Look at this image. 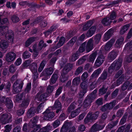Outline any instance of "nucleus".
<instances>
[{
  "label": "nucleus",
  "instance_id": "nucleus-1",
  "mask_svg": "<svg viewBox=\"0 0 132 132\" xmlns=\"http://www.w3.org/2000/svg\"><path fill=\"white\" fill-rule=\"evenodd\" d=\"M8 29L6 26H0V35L4 36L9 42H12L13 40L14 33L11 30H8Z\"/></svg>",
  "mask_w": 132,
  "mask_h": 132
},
{
  "label": "nucleus",
  "instance_id": "nucleus-2",
  "mask_svg": "<svg viewBox=\"0 0 132 132\" xmlns=\"http://www.w3.org/2000/svg\"><path fill=\"white\" fill-rule=\"evenodd\" d=\"M37 122V120L35 117H33L31 120L29 122V126L33 128V130L31 132H36V131L40 128V127L38 125H36ZM51 129V127L50 126H47L44 127L41 129L39 132H47Z\"/></svg>",
  "mask_w": 132,
  "mask_h": 132
},
{
  "label": "nucleus",
  "instance_id": "nucleus-3",
  "mask_svg": "<svg viewBox=\"0 0 132 132\" xmlns=\"http://www.w3.org/2000/svg\"><path fill=\"white\" fill-rule=\"evenodd\" d=\"M73 65L72 64L68 63L64 66L63 70L61 72V76L60 77V81L64 82L68 79L66 75L72 68Z\"/></svg>",
  "mask_w": 132,
  "mask_h": 132
},
{
  "label": "nucleus",
  "instance_id": "nucleus-4",
  "mask_svg": "<svg viewBox=\"0 0 132 132\" xmlns=\"http://www.w3.org/2000/svg\"><path fill=\"white\" fill-rule=\"evenodd\" d=\"M97 92L96 90H94L91 94L89 95L86 97L84 103V106L87 108L90 105L93 100L96 98V94Z\"/></svg>",
  "mask_w": 132,
  "mask_h": 132
},
{
  "label": "nucleus",
  "instance_id": "nucleus-5",
  "mask_svg": "<svg viewBox=\"0 0 132 132\" xmlns=\"http://www.w3.org/2000/svg\"><path fill=\"white\" fill-rule=\"evenodd\" d=\"M22 81L18 80L16 81L13 85V93L15 94L20 92L22 90L23 85Z\"/></svg>",
  "mask_w": 132,
  "mask_h": 132
},
{
  "label": "nucleus",
  "instance_id": "nucleus-6",
  "mask_svg": "<svg viewBox=\"0 0 132 132\" xmlns=\"http://www.w3.org/2000/svg\"><path fill=\"white\" fill-rule=\"evenodd\" d=\"M103 48L102 47L100 49L98 57L95 61L94 65L97 67H100L105 60V57L103 55V54H104V51L102 50Z\"/></svg>",
  "mask_w": 132,
  "mask_h": 132
},
{
  "label": "nucleus",
  "instance_id": "nucleus-7",
  "mask_svg": "<svg viewBox=\"0 0 132 132\" xmlns=\"http://www.w3.org/2000/svg\"><path fill=\"white\" fill-rule=\"evenodd\" d=\"M12 116L9 113L0 115V122L3 124L10 122L12 121Z\"/></svg>",
  "mask_w": 132,
  "mask_h": 132
},
{
  "label": "nucleus",
  "instance_id": "nucleus-8",
  "mask_svg": "<svg viewBox=\"0 0 132 132\" xmlns=\"http://www.w3.org/2000/svg\"><path fill=\"white\" fill-rule=\"evenodd\" d=\"M87 84L88 82L86 81H84L81 84L80 86L81 89L78 96L79 98L82 97L86 92Z\"/></svg>",
  "mask_w": 132,
  "mask_h": 132
},
{
  "label": "nucleus",
  "instance_id": "nucleus-9",
  "mask_svg": "<svg viewBox=\"0 0 132 132\" xmlns=\"http://www.w3.org/2000/svg\"><path fill=\"white\" fill-rule=\"evenodd\" d=\"M52 107H50L43 113L44 118L46 120H49L53 118L55 116L54 113L51 111Z\"/></svg>",
  "mask_w": 132,
  "mask_h": 132
},
{
  "label": "nucleus",
  "instance_id": "nucleus-10",
  "mask_svg": "<svg viewBox=\"0 0 132 132\" xmlns=\"http://www.w3.org/2000/svg\"><path fill=\"white\" fill-rule=\"evenodd\" d=\"M122 62L121 61H117L115 63H113L109 68V72L111 73L114 70L116 71L119 70L121 66Z\"/></svg>",
  "mask_w": 132,
  "mask_h": 132
},
{
  "label": "nucleus",
  "instance_id": "nucleus-11",
  "mask_svg": "<svg viewBox=\"0 0 132 132\" xmlns=\"http://www.w3.org/2000/svg\"><path fill=\"white\" fill-rule=\"evenodd\" d=\"M31 71L34 75V80H36L38 77V75L37 73V63L33 62L30 66Z\"/></svg>",
  "mask_w": 132,
  "mask_h": 132
},
{
  "label": "nucleus",
  "instance_id": "nucleus-12",
  "mask_svg": "<svg viewBox=\"0 0 132 132\" xmlns=\"http://www.w3.org/2000/svg\"><path fill=\"white\" fill-rule=\"evenodd\" d=\"M6 60L8 62H11L16 57V54L13 52H10L6 55Z\"/></svg>",
  "mask_w": 132,
  "mask_h": 132
},
{
  "label": "nucleus",
  "instance_id": "nucleus-13",
  "mask_svg": "<svg viewBox=\"0 0 132 132\" xmlns=\"http://www.w3.org/2000/svg\"><path fill=\"white\" fill-rule=\"evenodd\" d=\"M115 40L114 39H111L106 44L105 46L102 47H102H103L102 49L103 51H104V53H105V51H108L110 50L113 44L114 43Z\"/></svg>",
  "mask_w": 132,
  "mask_h": 132
},
{
  "label": "nucleus",
  "instance_id": "nucleus-14",
  "mask_svg": "<svg viewBox=\"0 0 132 132\" xmlns=\"http://www.w3.org/2000/svg\"><path fill=\"white\" fill-rule=\"evenodd\" d=\"M113 30L111 29L109 30L104 35L103 40L104 42H106L108 40L111 36Z\"/></svg>",
  "mask_w": 132,
  "mask_h": 132
},
{
  "label": "nucleus",
  "instance_id": "nucleus-15",
  "mask_svg": "<svg viewBox=\"0 0 132 132\" xmlns=\"http://www.w3.org/2000/svg\"><path fill=\"white\" fill-rule=\"evenodd\" d=\"M54 69L53 68H52L46 69L43 71L40 75H43L45 76H50L53 73Z\"/></svg>",
  "mask_w": 132,
  "mask_h": 132
},
{
  "label": "nucleus",
  "instance_id": "nucleus-16",
  "mask_svg": "<svg viewBox=\"0 0 132 132\" xmlns=\"http://www.w3.org/2000/svg\"><path fill=\"white\" fill-rule=\"evenodd\" d=\"M99 114V112L98 111L96 112L93 114L92 112H90L88 113V117L90 118V119L91 118L93 120L97 119L98 116Z\"/></svg>",
  "mask_w": 132,
  "mask_h": 132
},
{
  "label": "nucleus",
  "instance_id": "nucleus-17",
  "mask_svg": "<svg viewBox=\"0 0 132 132\" xmlns=\"http://www.w3.org/2000/svg\"><path fill=\"white\" fill-rule=\"evenodd\" d=\"M102 129L100 125L95 123L92 126L90 131L91 132H95Z\"/></svg>",
  "mask_w": 132,
  "mask_h": 132
},
{
  "label": "nucleus",
  "instance_id": "nucleus-18",
  "mask_svg": "<svg viewBox=\"0 0 132 132\" xmlns=\"http://www.w3.org/2000/svg\"><path fill=\"white\" fill-rule=\"evenodd\" d=\"M36 113L35 109L33 108H31L28 111L27 115L28 118H30L34 116Z\"/></svg>",
  "mask_w": 132,
  "mask_h": 132
},
{
  "label": "nucleus",
  "instance_id": "nucleus-19",
  "mask_svg": "<svg viewBox=\"0 0 132 132\" xmlns=\"http://www.w3.org/2000/svg\"><path fill=\"white\" fill-rule=\"evenodd\" d=\"M93 40L90 39L88 41L86 46V50L87 52H89L93 48Z\"/></svg>",
  "mask_w": 132,
  "mask_h": 132
},
{
  "label": "nucleus",
  "instance_id": "nucleus-20",
  "mask_svg": "<svg viewBox=\"0 0 132 132\" xmlns=\"http://www.w3.org/2000/svg\"><path fill=\"white\" fill-rule=\"evenodd\" d=\"M96 28L95 26H92L87 32L86 35L88 37H90L92 36L95 33Z\"/></svg>",
  "mask_w": 132,
  "mask_h": 132
},
{
  "label": "nucleus",
  "instance_id": "nucleus-21",
  "mask_svg": "<svg viewBox=\"0 0 132 132\" xmlns=\"http://www.w3.org/2000/svg\"><path fill=\"white\" fill-rule=\"evenodd\" d=\"M117 55V54L115 52H111L108 55V59L110 61H112L116 58Z\"/></svg>",
  "mask_w": 132,
  "mask_h": 132
},
{
  "label": "nucleus",
  "instance_id": "nucleus-22",
  "mask_svg": "<svg viewBox=\"0 0 132 132\" xmlns=\"http://www.w3.org/2000/svg\"><path fill=\"white\" fill-rule=\"evenodd\" d=\"M124 39L123 37H121L118 39L116 42L115 46L117 47H121L123 43Z\"/></svg>",
  "mask_w": 132,
  "mask_h": 132
},
{
  "label": "nucleus",
  "instance_id": "nucleus-23",
  "mask_svg": "<svg viewBox=\"0 0 132 132\" xmlns=\"http://www.w3.org/2000/svg\"><path fill=\"white\" fill-rule=\"evenodd\" d=\"M80 112V109L79 108H78L71 112L70 117L72 118H74L78 115Z\"/></svg>",
  "mask_w": 132,
  "mask_h": 132
},
{
  "label": "nucleus",
  "instance_id": "nucleus-24",
  "mask_svg": "<svg viewBox=\"0 0 132 132\" xmlns=\"http://www.w3.org/2000/svg\"><path fill=\"white\" fill-rule=\"evenodd\" d=\"M101 22L102 24L104 25L107 26L111 23L112 22V21H111V20L109 19V17H107L102 19Z\"/></svg>",
  "mask_w": 132,
  "mask_h": 132
},
{
  "label": "nucleus",
  "instance_id": "nucleus-25",
  "mask_svg": "<svg viewBox=\"0 0 132 132\" xmlns=\"http://www.w3.org/2000/svg\"><path fill=\"white\" fill-rule=\"evenodd\" d=\"M0 45L1 48L2 49H4L7 47L8 45V43L6 40H2Z\"/></svg>",
  "mask_w": 132,
  "mask_h": 132
},
{
  "label": "nucleus",
  "instance_id": "nucleus-26",
  "mask_svg": "<svg viewBox=\"0 0 132 132\" xmlns=\"http://www.w3.org/2000/svg\"><path fill=\"white\" fill-rule=\"evenodd\" d=\"M46 63V61L45 60H43L42 61L38 68V70L39 72H40L42 71Z\"/></svg>",
  "mask_w": 132,
  "mask_h": 132
},
{
  "label": "nucleus",
  "instance_id": "nucleus-27",
  "mask_svg": "<svg viewBox=\"0 0 132 132\" xmlns=\"http://www.w3.org/2000/svg\"><path fill=\"white\" fill-rule=\"evenodd\" d=\"M70 123H65L62 126L61 129V132H67V130L69 127Z\"/></svg>",
  "mask_w": 132,
  "mask_h": 132
},
{
  "label": "nucleus",
  "instance_id": "nucleus-28",
  "mask_svg": "<svg viewBox=\"0 0 132 132\" xmlns=\"http://www.w3.org/2000/svg\"><path fill=\"white\" fill-rule=\"evenodd\" d=\"M58 76L56 74H53L52 76L51 80L50 81V84L52 85L54 84L57 80Z\"/></svg>",
  "mask_w": 132,
  "mask_h": 132
},
{
  "label": "nucleus",
  "instance_id": "nucleus-29",
  "mask_svg": "<svg viewBox=\"0 0 132 132\" xmlns=\"http://www.w3.org/2000/svg\"><path fill=\"white\" fill-rule=\"evenodd\" d=\"M130 25L129 24H126L123 26L121 29L120 32L121 34H123L128 29Z\"/></svg>",
  "mask_w": 132,
  "mask_h": 132
},
{
  "label": "nucleus",
  "instance_id": "nucleus-30",
  "mask_svg": "<svg viewBox=\"0 0 132 132\" xmlns=\"http://www.w3.org/2000/svg\"><path fill=\"white\" fill-rule=\"evenodd\" d=\"M6 103H5L7 108L9 109H11L13 107L12 102L10 98H7L6 100Z\"/></svg>",
  "mask_w": 132,
  "mask_h": 132
},
{
  "label": "nucleus",
  "instance_id": "nucleus-31",
  "mask_svg": "<svg viewBox=\"0 0 132 132\" xmlns=\"http://www.w3.org/2000/svg\"><path fill=\"white\" fill-rule=\"evenodd\" d=\"M36 38L34 37H32L28 39L26 42L25 46L26 47L28 46L33 42L35 40Z\"/></svg>",
  "mask_w": 132,
  "mask_h": 132
},
{
  "label": "nucleus",
  "instance_id": "nucleus-32",
  "mask_svg": "<svg viewBox=\"0 0 132 132\" xmlns=\"http://www.w3.org/2000/svg\"><path fill=\"white\" fill-rule=\"evenodd\" d=\"M32 62V60H28L24 62L21 66L22 68L23 69L27 68L29 65Z\"/></svg>",
  "mask_w": 132,
  "mask_h": 132
},
{
  "label": "nucleus",
  "instance_id": "nucleus-33",
  "mask_svg": "<svg viewBox=\"0 0 132 132\" xmlns=\"http://www.w3.org/2000/svg\"><path fill=\"white\" fill-rule=\"evenodd\" d=\"M92 24L93 21H92L87 22L84 26L83 28V30L85 31L86 30L92 25Z\"/></svg>",
  "mask_w": 132,
  "mask_h": 132
},
{
  "label": "nucleus",
  "instance_id": "nucleus-34",
  "mask_svg": "<svg viewBox=\"0 0 132 132\" xmlns=\"http://www.w3.org/2000/svg\"><path fill=\"white\" fill-rule=\"evenodd\" d=\"M65 40L64 37H61L59 43L57 45V47H60L62 46L65 43Z\"/></svg>",
  "mask_w": 132,
  "mask_h": 132
},
{
  "label": "nucleus",
  "instance_id": "nucleus-35",
  "mask_svg": "<svg viewBox=\"0 0 132 132\" xmlns=\"http://www.w3.org/2000/svg\"><path fill=\"white\" fill-rule=\"evenodd\" d=\"M80 81V77H78L74 78L73 80L72 84L75 85L77 86L79 83Z\"/></svg>",
  "mask_w": 132,
  "mask_h": 132
},
{
  "label": "nucleus",
  "instance_id": "nucleus-36",
  "mask_svg": "<svg viewBox=\"0 0 132 132\" xmlns=\"http://www.w3.org/2000/svg\"><path fill=\"white\" fill-rule=\"evenodd\" d=\"M14 98L16 101L19 102L21 100L24 99L25 98V97L22 94H18Z\"/></svg>",
  "mask_w": 132,
  "mask_h": 132
},
{
  "label": "nucleus",
  "instance_id": "nucleus-37",
  "mask_svg": "<svg viewBox=\"0 0 132 132\" xmlns=\"http://www.w3.org/2000/svg\"><path fill=\"white\" fill-rule=\"evenodd\" d=\"M101 72V69L99 68L94 71L92 75L91 76L92 77H96Z\"/></svg>",
  "mask_w": 132,
  "mask_h": 132
},
{
  "label": "nucleus",
  "instance_id": "nucleus-38",
  "mask_svg": "<svg viewBox=\"0 0 132 132\" xmlns=\"http://www.w3.org/2000/svg\"><path fill=\"white\" fill-rule=\"evenodd\" d=\"M117 17L116 13L114 12H112L110 14V15L108 17L111 21L115 19Z\"/></svg>",
  "mask_w": 132,
  "mask_h": 132
},
{
  "label": "nucleus",
  "instance_id": "nucleus-39",
  "mask_svg": "<svg viewBox=\"0 0 132 132\" xmlns=\"http://www.w3.org/2000/svg\"><path fill=\"white\" fill-rule=\"evenodd\" d=\"M78 58V54L77 53H74L70 57L69 59L70 61L73 62L75 61Z\"/></svg>",
  "mask_w": 132,
  "mask_h": 132
},
{
  "label": "nucleus",
  "instance_id": "nucleus-40",
  "mask_svg": "<svg viewBox=\"0 0 132 132\" xmlns=\"http://www.w3.org/2000/svg\"><path fill=\"white\" fill-rule=\"evenodd\" d=\"M47 96L46 94L44 93L42 94L38 98V100L41 101H43L45 100V99Z\"/></svg>",
  "mask_w": 132,
  "mask_h": 132
},
{
  "label": "nucleus",
  "instance_id": "nucleus-41",
  "mask_svg": "<svg viewBox=\"0 0 132 132\" xmlns=\"http://www.w3.org/2000/svg\"><path fill=\"white\" fill-rule=\"evenodd\" d=\"M116 104V101H113L112 102L110 103L109 104H106L108 106L109 110L111 109Z\"/></svg>",
  "mask_w": 132,
  "mask_h": 132
},
{
  "label": "nucleus",
  "instance_id": "nucleus-42",
  "mask_svg": "<svg viewBox=\"0 0 132 132\" xmlns=\"http://www.w3.org/2000/svg\"><path fill=\"white\" fill-rule=\"evenodd\" d=\"M101 35L100 34L96 35L94 38V40L95 43L98 44L101 39Z\"/></svg>",
  "mask_w": 132,
  "mask_h": 132
},
{
  "label": "nucleus",
  "instance_id": "nucleus-43",
  "mask_svg": "<svg viewBox=\"0 0 132 132\" xmlns=\"http://www.w3.org/2000/svg\"><path fill=\"white\" fill-rule=\"evenodd\" d=\"M29 101L28 100L25 101H23L21 104L20 107H22L23 108H25L29 104Z\"/></svg>",
  "mask_w": 132,
  "mask_h": 132
},
{
  "label": "nucleus",
  "instance_id": "nucleus-44",
  "mask_svg": "<svg viewBox=\"0 0 132 132\" xmlns=\"http://www.w3.org/2000/svg\"><path fill=\"white\" fill-rule=\"evenodd\" d=\"M5 130L4 132H9L12 129V125H7L5 126L4 127Z\"/></svg>",
  "mask_w": 132,
  "mask_h": 132
},
{
  "label": "nucleus",
  "instance_id": "nucleus-45",
  "mask_svg": "<svg viewBox=\"0 0 132 132\" xmlns=\"http://www.w3.org/2000/svg\"><path fill=\"white\" fill-rule=\"evenodd\" d=\"M96 54L93 53L89 57V61L90 62H93L96 56Z\"/></svg>",
  "mask_w": 132,
  "mask_h": 132
},
{
  "label": "nucleus",
  "instance_id": "nucleus-46",
  "mask_svg": "<svg viewBox=\"0 0 132 132\" xmlns=\"http://www.w3.org/2000/svg\"><path fill=\"white\" fill-rule=\"evenodd\" d=\"M54 89L53 86L49 85L47 87L46 92L48 93H51L53 91Z\"/></svg>",
  "mask_w": 132,
  "mask_h": 132
},
{
  "label": "nucleus",
  "instance_id": "nucleus-47",
  "mask_svg": "<svg viewBox=\"0 0 132 132\" xmlns=\"http://www.w3.org/2000/svg\"><path fill=\"white\" fill-rule=\"evenodd\" d=\"M86 45V43L84 42L80 47L79 48V51L80 52H82L85 51Z\"/></svg>",
  "mask_w": 132,
  "mask_h": 132
},
{
  "label": "nucleus",
  "instance_id": "nucleus-48",
  "mask_svg": "<svg viewBox=\"0 0 132 132\" xmlns=\"http://www.w3.org/2000/svg\"><path fill=\"white\" fill-rule=\"evenodd\" d=\"M11 19L14 23H16L19 20V17L15 15H14L12 17Z\"/></svg>",
  "mask_w": 132,
  "mask_h": 132
},
{
  "label": "nucleus",
  "instance_id": "nucleus-49",
  "mask_svg": "<svg viewBox=\"0 0 132 132\" xmlns=\"http://www.w3.org/2000/svg\"><path fill=\"white\" fill-rule=\"evenodd\" d=\"M83 68L81 67H80L78 68L76 71L75 74L76 75H78L81 73L83 70Z\"/></svg>",
  "mask_w": 132,
  "mask_h": 132
},
{
  "label": "nucleus",
  "instance_id": "nucleus-50",
  "mask_svg": "<svg viewBox=\"0 0 132 132\" xmlns=\"http://www.w3.org/2000/svg\"><path fill=\"white\" fill-rule=\"evenodd\" d=\"M54 107L56 108H61V103L58 100H56L54 105Z\"/></svg>",
  "mask_w": 132,
  "mask_h": 132
},
{
  "label": "nucleus",
  "instance_id": "nucleus-51",
  "mask_svg": "<svg viewBox=\"0 0 132 132\" xmlns=\"http://www.w3.org/2000/svg\"><path fill=\"white\" fill-rule=\"evenodd\" d=\"M31 54L28 51H26L24 52L23 55V58L26 59L29 57Z\"/></svg>",
  "mask_w": 132,
  "mask_h": 132
},
{
  "label": "nucleus",
  "instance_id": "nucleus-52",
  "mask_svg": "<svg viewBox=\"0 0 132 132\" xmlns=\"http://www.w3.org/2000/svg\"><path fill=\"white\" fill-rule=\"evenodd\" d=\"M60 124V122L59 120H56L55 121L53 124V127L54 128H55L59 126Z\"/></svg>",
  "mask_w": 132,
  "mask_h": 132
},
{
  "label": "nucleus",
  "instance_id": "nucleus-53",
  "mask_svg": "<svg viewBox=\"0 0 132 132\" xmlns=\"http://www.w3.org/2000/svg\"><path fill=\"white\" fill-rule=\"evenodd\" d=\"M62 88L60 87L56 90V92L54 95V96L55 98H56L60 95L62 92Z\"/></svg>",
  "mask_w": 132,
  "mask_h": 132
},
{
  "label": "nucleus",
  "instance_id": "nucleus-54",
  "mask_svg": "<svg viewBox=\"0 0 132 132\" xmlns=\"http://www.w3.org/2000/svg\"><path fill=\"white\" fill-rule=\"evenodd\" d=\"M107 89V88H105L104 87H103L100 89L99 94L101 95L104 94L106 92Z\"/></svg>",
  "mask_w": 132,
  "mask_h": 132
},
{
  "label": "nucleus",
  "instance_id": "nucleus-55",
  "mask_svg": "<svg viewBox=\"0 0 132 132\" xmlns=\"http://www.w3.org/2000/svg\"><path fill=\"white\" fill-rule=\"evenodd\" d=\"M46 46V44L44 43L43 41L41 40L39 42V50H40L43 47H45Z\"/></svg>",
  "mask_w": 132,
  "mask_h": 132
},
{
  "label": "nucleus",
  "instance_id": "nucleus-56",
  "mask_svg": "<svg viewBox=\"0 0 132 132\" xmlns=\"http://www.w3.org/2000/svg\"><path fill=\"white\" fill-rule=\"evenodd\" d=\"M129 84V82L127 81L125 82L122 86V89L123 90H125L126 89Z\"/></svg>",
  "mask_w": 132,
  "mask_h": 132
},
{
  "label": "nucleus",
  "instance_id": "nucleus-57",
  "mask_svg": "<svg viewBox=\"0 0 132 132\" xmlns=\"http://www.w3.org/2000/svg\"><path fill=\"white\" fill-rule=\"evenodd\" d=\"M124 81V78L123 76H121L119 78L117 81V86H119Z\"/></svg>",
  "mask_w": 132,
  "mask_h": 132
},
{
  "label": "nucleus",
  "instance_id": "nucleus-58",
  "mask_svg": "<svg viewBox=\"0 0 132 132\" xmlns=\"http://www.w3.org/2000/svg\"><path fill=\"white\" fill-rule=\"evenodd\" d=\"M86 57H83L81 59H79L78 61V63L79 65H81L86 60Z\"/></svg>",
  "mask_w": 132,
  "mask_h": 132
},
{
  "label": "nucleus",
  "instance_id": "nucleus-59",
  "mask_svg": "<svg viewBox=\"0 0 132 132\" xmlns=\"http://www.w3.org/2000/svg\"><path fill=\"white\" fill-rule=\"evenodd\" d=\"M88 73L86 72H84L82 74L81 77V79L82 80H84L86 79L88 77Z\"/></svg>",
  "mask_w": 132,
  "mask_h": 132
},
{
  "label": "nucleus",
  "instance_id": "nucleus-60",
  "mask_svg": "<svg viewBox=\"0 0 132 132\" xmlns=\"http://www.w3.org/2000/svg\"><path fill=\"white\" fill-rule=\"evenodd\" d=\"M31 84L30 83H28L27 84V87L25 89L26 92H28L31 89Z\"/></svg>",
  "mask_w": 132,
  "mask_h": 132
},
{
  "label": "nucleus",
  "instance_id": "nucleus-61",
  "mask_svg": "<svg viewBox=\"0 0 132 132\" xmlns=\"http://www.w3.org/2000/svg\"><path fill=\"white\" fill-rule=\"evenodd\" d=\"M10 71L12 73L14 72L15 71V66L13 65H11L9 68Z\"/></svg>",
  "mask_w": 132,
  "mask_h": 132
},
{
  "label": "nucleus",
  "instance_id": "nucleus-62",
  "mask_svg": "<svg viewBox=\"0 0 132 132\" xmlns=\"http://www.w3.org/2000/svg\"><path fill=\"white\" fill-rule=\"evenodd\" d=\"M85 129V126L82 125H80L78 127V129L79 131H83Z\"/></svg>",
  "mask_w": 132,
  "mask_h": 132
},
{
  "label": "nucleus",
  "instance_id": "nucleus-63",
  "mask_svg": "<svg viewBox=\"0 0 132 132\" xmlns=\"http://www.w3.org/2000/svg\"><path fill=\"white\" fill-rule=\"evenodd\" d=\"M24 113V111L23 109H21L18 110L17 112L18 115L21 116Z\"/></svg>",
  "mask_w": 132,
  "mask_h": 132
},
{
  "label": "nucleus",
  "instance_id": "nucleus-64",
  "mask_svg": "<svg viewBox=\"0 0 132 132\" xmlns=\"http://www.w3.org/2000/svg\"><path fill=\"white\" fill-rule=\"evenodd\" d=\"M21 128L19 126H16L13 129V132H20Z\"/></svg>",
  "mask_w": 132,
  "mask_h": 132
}]
</instances>
